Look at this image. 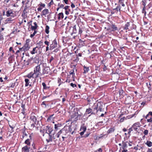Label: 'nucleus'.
I'll return each mask as SVG.
<instances>
[{
  "label": "nucleus",
  "instance_id": "6",
  "mask_svg": "<svg viewBox=\"0 0 152 152\" xmlns=\"http://www.w3.org/2000/svg\"><path fill=\"white\" fill-rule=\"evenodd\" d=\"M58 43L56 39H55L52 41V43L50 44V46L49 50H52L53 49L56 48L57 47Z\"/></svg>",
  "mask_w": 152,
  "mask_h": 152
},
{
  "label": "nucleus",
  "instance_id": "44",
  "mask_svg": "<svg viewBox=\"0 0 152 152\" xmlns=\"http://www.w3.org/2000/svg\"><path fill=\"white\" fill-rule=\"evenodd\" d=\"M147 122L148 123H151L152 122V117H151L149 119H147Z\"/></svg>",
  "mask_w": 152,
  "mask_h": 152
},
{
  "label": "nucleus",
  "instance_id": "3",
  "mask_svg": "<svg viewBox=\"0 0 152 152\" xmlns=\"http://www.w3.org/2000/svg\"><path fill=\"white\" fill-rule=\"evenodd\" d=\"M92 107L94 111L96 113H97L98 111L101 112L102 111L103 107L102 103L101 102L95 103Z\"/></svg>",
  "mask_w": 152,
  "mask_h": 152
},
{
  "label": "nucleus",
  "instance_id": "2",
  "mask_svg": "<svg viewBox=\"0 0 152 152\" xmlns=\"http://www.w3.org/2000/svg\"><path fill=\"white\" fill-rule=\"evenodd\" d=\"M68 131L66 130L64 128H63L58 132L56 135L57 138L61 137L63 139V140L64 141V139L67 137V136L66 135Z\"/></svg>",
  "mask_w": 152,
  "mask_h": 152
},
{
  "label": "nucleus",
  "instance_id": "61",
  "mask_svg": "<svg viewBox=\"0 0 152 152\" xmlns=\"http://www.w3.org/2000/svg\"><path fill=\"white\" fill-rule=\"evenodd\" d=\"M3 19V18L2 17V15L0 14V20H2Z\"/></svg>",
  "mask_w": 152,
  "mask_h": 152
},
{
  "label": "nucleus",
  "instance_id": "57",
  "mask_svg": "<svg viewBox=\"0 0 152 152\" xmlns=\"http://www.w3.org/2000/svg\"><path fill=\"white\" fill-rule=\"evenodd\" d=\"M71 7L72 8H74L75 7V5L72 3H71Z\"/></svg>",
  "mask_w": 152,
  "mask_h": 152
},
{
  "label": "nucleus",
  "instance_id": "17",
  "mask_svg": "<svg viewBox=\"0 0 152 152\" xmlns=\"http://www.w3.org/2000/svg\"><path fill=\"white\" fill-rule=\"evenodd\" d=\"M49 13L48 9H46L43 10L42 12L41 15H45Z\"/></svg>",
  "mask_w": 152,
  "mask_h": 152
},
{
  "label": "nucleus",
  "instance_id": "26",
  "mask_svg": "<svg viewBox=\"0 0 152 152\" xmlns=\"http://www.w3.org/2000/svg\"><path fill=\"white\" fill-rule=\"evenodd\" d=\"M42 84L43 86V89L47 90L49 89L50 87L46 86V85L45 83H42Z\"/></svg>",
  "mask_w": 152,
  "mask_h": 152
},
{
  "label": "nucleus",
  "instance_id": "40",
  "mask_svg": "<svg viewBox=\"0 0 152 152\" xmlns=\"http://www.w3.org/2000/svg\"><path fill=\"white\" fill-rule=\"evenodd\" d=\"M23 134L22 136L23 138H24V137H27L28 136V133H26L25 131H24L23 132Z\"/></svg>",
  "mask_w": 152,
  "mask_h": 152
},
{
  "label": "nucleus",
  "instance_id": "54",
  "mask_svg": "<svg viewBox=\"0 0 152 152\" xmlns=\"http://www.w3.org/2000/svg\"><path fill=\"white\" fill-rule=\"evenodd\" d=\"M83 31L81 29L79 28V34H80L82 33Z\"/></svg>",
  "mask_w": 152,
  "mask_h": 152
},
{
  "label": "nucleus",
  "instance_id": "15",
  "mask_svg": "<svg viewBox=\"0 0 152 152\" xmlns=\"http://www.w3.org/2000/svg\"><path fill=\"white\" fill-rule=\"evenodd\" d=\"M48 102L45 101L42 102V103L41 105H44V107H43L45 108L48 109L49 107L48 104H47Z\"/></svg>",
  "mask_w": 152,
  "mask_h": 152
},
{
  "label": "nucleus",
  "instance_id": "63",
  "mask_svg": "<svg viewBox=\"0 0 152 152\" xmlns=\"http://www.w3.org/2000/svg\"><path fill=\"white\" fill-rule=\"evenodd\" d=\"M42 8L39 6V7H38L37 9L38 11H41L42 10Z\"/></svg>",
  "mask_w": 152,
  "mask_h": 152
},
{
  "label": "nucleus",
  "instance_id": "45",
  "mask_svg": "<svg viewBox=\"0 0 152 152\" xmlns=\"http://www.w3.org/2000/svg\"><path fill=\"white\" fill-rule=\"evenodd\" d=\"M148 130L146 129L143 132V133L145 135H147L148 134Z\"/></svg>",
  "mask_w": 152,
  "mask_h": 152
},
{
  "label": "nucleus",
  "instance_id": "34",
  "mask_svg": "<svg viewBox=\"0 0 152 152\" xmlns=\"http://www.w3.org/2000/svg\"><path fill=\"white\" fill-rule=\"evenodd\" d=\"M127 148V145L126 142H124L123 143V145L122 146V148L123 149L126 148Z\"/></svg>",
  "mask_w": 152,
  "mask_h": 152
},
{
  "label": "nucleus",
  "instance_id": "43",
  "mask_svg": "<svg viewBox=\"0 0 152 152\" xmlns=\"http://www.w3.org/2000/svg\"><path fill=\"white\" fill-rule=\"evenodd\" d=\"M24 54H25V55L26 56H28V57H29V53H28V52H27V53H23V56L22 57V58H23V57L24 56Z\"/></svg>",
  "mask_w": 152,
  "mask_h": 152
},
{
  "label": "nucleus",
  "instance_id": "16",
  "mask_svg": "<svg viewBox=\"0 0 152 152\" xmlns=\"http://www.w3.org/2000/svg\"><path fill=\"white\" fill-rule=\"evenodd\" d=\"M34 26H33L31 25V28L32 30H36L38 27L37 24L36 22H35L34 23Z\"/></svg>",
  "mask_w": 152,
  "mask_h": 152
},
{
  "label": "nucleus",
  "instance_id": "12",
  "mask_svg": "<svg viewBox=\"0 0 152 152\" xmlns=\"http://www.w3.org/2000/svg\"><path fill=\"white\" fill-rule=\"evenodd\" d=\"M131 25L130 23L128 22L126 23L124 26H123V28L124 30H126V32H127V30H129V27Z\"/></svg>",
  "mask_w": 152,
  "mask_h": 152
},
{
  "label": "nucleus",
  "instance_id": "39",
  "mask_svg": "<svg viewBox=\"0 0 152 152\" xmlns=\"http://www.w3.org/2000/svg\"><path fill=\"white\" fill-rule=\"evenodd\" d=\"M10 86L9 87L10 88H14L15 86V83H11L10 85Z\"/></svg>",
  "mask_w": 152,
  "mask_h": 152
},
{
  "label": "nucleus",
  "instance_id": "24",
  "mask_svg": "<svg viewBox=\"0 0 152 152\" xmlns=\"http://www.w3.org/2000/svg\"><path fill=\"white\" fill-rule=\"evenodd\" d=\"M131 24V26L130 27V29L129 30V31H130L131 30L133 29H135L136 28V26L133 23H130V24Z\"/></svg>",
  "mask_w": 152,
  "mask_h": 152
},
{
  "label": "nucleus",
  "instance_id": "23",
  "mask_svg": "<svg viewBox=\"0 0 152 152\" xmlns=\"http://www.w3.org/2000/svg\"><path fill=\"white\" fill-rule=\"evenodd\" d=\"M84 72H83L84 74H86L87 73L89 70V69L88 67H87L85 66H83Z\"/></svg>",
  "mask_w": 152,
  "mask_h": 152
},
{
  "label": "nucleus",
  "instance_id": "38",
  "mask_svg": "<svg viewBox=\"0 0 152 152\" xmlns=\"http://www.w3.org/2000/svg\"><path fill=\"white\" fill-rule=\"evenodd\" d=\"M121 10V8L120 6H117V7L115 9H113L114 10H116L117 11H120Z\"/></svg>",
  "mask_w": 152,
  "mask_h": 152
},
{
  "label": "nucleus",
  "instance_id": "62",
  "mask_svg": "<svg viewBox=\"0 0 152 152\" xmlns=\"http://www.w3.org/2000/svg\"><path fill=\"white\" fill-rule=\"evenodd\" d=\"M147 152H152V148H148Z\"/></svg>",
  "mask_w": 152,
  "mask_h": 152
},
{
  "label": "nucleus",
  "instance_id": "11",
  "mask_svg": "<svg viewBox=\"0 0 152 152\" xmlns=\"http://www.w3.org/2000/svg\"><path fill=\"white\" fill-rule=\"evenodd\" d=\"M39 47L38 46H36V47L33 48L32 51H31L30 53L32 54H34L35 53H37L38 50H39Z\"/></svg>",
  "mask_w": 152,
  "mask_h": 152
},
{
  "label": "nucleus",
  "instance_id": "58",
  "mask_svg": "<svg viewBox=\"0 0 152 152\" xmlns=\"http://www.w3.org/2000/svg\"><path fill=\"white\" fill-rule=\"evenodd\" d=\"M49 96H50V95H48V96H44L42 98V99L43 100L44 99H45V98H47V97H49Z\"/></svg>",
  "mask_w": 152,
  "mask_h": 152
},
{
  "label": "nucleus",
  "instance_id": "13",
  "mask_svg": "<svg viewBox=\"0 0 152 152\" xmlns=\"http://www.w3.org/2000/svg\"><path fill=\"white\" fill-rule=\"evenodd\" d=\"M30 148V147L28 148L27 145L25 146L22 148V152H29Z\"/></svg>",
  "mask_w": 152,
  "mask_h": 152
},
{
  "label": "nucleus",
  "instance_id": "28",
  "mask_svg": "<svg viewBox=\"0 0 152 152\" xmlns=\"http://www.w3.org/2000/svg\"><path fill=\"white\" fill-rule=\"evenodd\" d=\"M61 126V124H55L54 128L55 130L59 129L58 128L60 127Z\"/></svg>",
  "mask_w": 152,
  "mask_h": 152
},
{
  "label": "nucleus",
  "instance_id": "1",
  "mask_svg": "<svg viewBox=\"0 0 152 152\" xmlns=\"http://www.w3.org/2000/svg\"><path fill=\"white\" fill-rule=\"evenodd\" d=\"M33 73L34 74L35 78L39 77L42 75V73L41 72L40 64L37 65L34 68Z\"/></svg>",
  "mask_w": 152,
  "mask_h": 152
},
{
  "label": "nucleus",
  "instance_id": "7",
  "mask_svg": "<svg viewBox=\"0 0 152 152\" xmlns=\"http://www.w3.org/2000/svg\"><path fill=\"white\" fill-rule=\"evenodd\" d=\"M109 31H114L118 30V28L116 25L112 24L110 27H109L107 29Z\"/></svg>",
  "mask_w": 152,
  "mask_h": 152
},
{
  "label": "nucleus",
  "instance_id": "19",
  "mask_svg": "<svg viewBox=\"0 0 152 152\" xmlns=\"http://www.w3.org/2000/svg\"><path fill=\"white\" fill-rule=\"evenodd\" d=\"M54 115V114H53L50 115L47 118V121L48 122H50L52 121L54 119L53 116Z\"/></svg>",
  "mask_w": 152,
  "mask_h": 152
},
{
  "label": "nucleus",
  "instance_id": "30",
  "mask_svg": "<svg viewBox=\"0 0 152 152\" xmlns=\"http://www.w3.org/2000/svg\"><path fill=\"white\" fill-rule=\"evenodd\" d=\"M64 17V15L62 13H59L58 14V19L59 20L61 18H63Z\"/></svg>",
  "mask_w": 152,
  "mask_h": 152
},
{
  "label": "nucleus",
  "instance_id": "33",
  "mask_svg": "<svg viewBox=\"0 0 152 152\" xmlns=\"http://www.w3.org/2000/svg\"><path fill=\"white\" fill-rule=\"evenodd\" d=\"M73 33L76 34L77 33V30L76 28V25H75L73 27Z\"/></svg>",
  "mask_w": 152,
  "mask_h": 152
},
{
  "label": "nucleus",
  "instance_id": "4",
  "mask_svg": "<svg viewBox=\"0 0 152 152\" xmlns=\"http://www.w3.org/2000/svg\"><path fill=\"white\" fill-rule=\"evenodd\" d=\"M82 115L79 114L77 112H75L71 115V119H73V121H76L80 120Z\"/></svg>",
  "mask_w": 152,
  "mask_h": 152
},
{
  "label": "nucleus",
  "instance_id": "32",
  "mask_svg": "<svg viewBox=\"0 0 152 152\" xmlns=\"http://www.w3.org/2000/svg\"><path fill=\"white\" fill-rule=\"evenodd\" d=\"M33 57L31 58H29L28 59L26 62L27 64H26V65H28L31 62V61L33 60Z\"/></svg>",
  "mask_w": 152,
  "mask_h": 152
},
{
  "label": "nucleus",
  "instance_id": "27",
  "mask_svg": "<svg viewBox=\"0 0 152 152\" xmlns=\"http://www.w3.org/2000/svg\"><path fill=\"white\" fill-rule=\"evenodd\" d=\"M49 28H50L47 25L46 26L45 28V32L47 34H48L49 33Z\"/></svg>",
  "mask_w": 152,
  "mask_h": 152
},
{
  "label": "nucleus",
  "instance_id": "25",
  "mask_svg": "<svg viewBox=\"0 0 152 152\" xmlns=\"http://www.w3.org/2000/svg\"><path fill=\"white\" fill-rule=\"evenodd\" d=\"M30 48L29 44L26 43L25 45L23 48L26 50H28Z\"/></svg>",
  "mask_w": 152,
  "mask_h": 152
},
{
  "label": "nucleus",
  "instance_id": "22",
  "mask_svg": "<svg viewBox=\"0 0 152 152\" xmlns=\"http://www.w3.org/2000/svg\"><path fill=\"white\" fill-rule=\"evenodd\" d=\"M34 76V73L32 72H31L28 75L27 77L30 79L32 77L33 78Z\"/></svg>",
  "mask_w": 152,
  "mask_h": 152
},
{
  "label": "nucleus",
  "instance_id": "60",
  "mask_svg": "<svg viewBox=\"0 0 152 152\" xmlns=\"http://www.w3.org/2000/svg\"><path fill=\"white\" fill-rule=\"evenodd\" d=\"M107 68L106 66L105 65H104V67L103 68V71H105L107 70Z\"/></svg>",
  "mask_w": 152,
  "mask_h": 152
},
{
  "label": "nucleus",
  "instance_id": "29",
  "mask_svg": "<svg viewBox=\"0 0 152 152\" xmlns=\"http://www.w3.org/2000/svg\"><path fill=\"white\" fill-rule=\"evenodd\" d=\"M25 86L27 87L28 86L29 84V80L28 79H25Z\"/></svg>",
  "mask_w": 152,
  "mask_h": 152
},
{
  "label": "nucleus",
  "instance_id": "18",
  "mask_svg": "<svg viewBox=\"0 0 152 152\" xmlns=\"http://www.w3.org/2000/svg\"><path fill=\"white\" fill-rule=\"evenodd\" d=\"M115 130L114 127L110 128L107 132L108 134H109L114 132Z\"/></svg>",
  "mask_w": 152,
  "mask_h": 152
},
{
  "label": "nucleus",
  "instance_id": "42",
  "mask_svg": "<svg viewBox=\"0 0 152 152\" xmlns=\"http://www.w3.org/2000/svg\"><path fill=\"white\" fill-rule=\"evenodd\" d=\"M44 43L45 45H46L47 46H49L50 45V42L46 40L44 42Z\"/></svg>",
  "mask_w": 152,
  "mask_h": 152
},
{
  "label": "nucleus",
  "instance_id": "10",
  "mask_svg": "<svg viewBox=\"0 0 152 152\" xmlns=\"http://www.w3.org/2000/svg\"><path fill=\"white\" fill-rule=\"evenodd\" d=\"M94 111H93L92 109L91 108H88L86 109V113L87 114H89L91 113V114L89 115V117L91 115L95 114L96 113Z\"/></svg>",
  "mask_w": 152,
  "mask_h": 152
},
{
  "label": "nucleus",
  "instance_id": "59",
  "mask_svg": "<svg viewBox=\"0 0 152 152\" xmlns=\"http://www.w3.org/2000/svg\"><path fill=\"white\" fill-rule=\"evenodd\" d=\"M69 7V6H67V5L64 8V9L65 10H67Z\"/></svg>",
  "mask_w": 152,
  "mask_h": 152
},
{
  "label": "nucleus",
  "instance_id": "64",
  "mask_svg": "<svg viewBox=\"0 0 152 152\" xmlns=\"http://www.w3.org/2000/svg\"><path fill=\"white\" fill-rule=\"evenodd\" d=\"M122 152H129L126 149H124Z\"/></svg>",
  "mask_w": 152,
  "mask_h": 152
},
{
  "label": "nucleus",
  "instance_id": "37",
  "mask_svg": "<svg viewBox=\"0 0 152 152\" xmlns=\"http://www.w3.org/2000/svg\"><path fill=\"white\" fill-rule=\"evenodd\" d=\"M69 74L70 75H72V77L75 75V73H74V69L71 70L69 72Z\"/></svg>",
  "mask_w": 152,
  "mask_h": 152
},
{
  "label": "nucleus",
  "instance_id": "9",
  "mask_svg": "<svg viewBox=\"0 0 152 152\" xmlns=\"http://www.w3.org/2000/svg\"><path fill=\"white\" fill-rule=\"evenodd\" d=\"M50 68L49 67L46 66L45 67L42 69V74H48L49 72L50 71Z\"/></svg>",
  "mask_w": 152,
  "mask_h": 152
},
{
  "label": "nucleus",
  "instance_id": "51",
  "mask_svg": "<svg viewBox=\"0 0 152 152\" xmlns=\"http://www.w3.org/2000/svg\"><path fill=\"white\" fill-rule=\"evenodd\" d=\"M61 79L60 78H58V82L59 83V86L61 84Z\"/></svg>",
  "mask_w": 152,
  "mask_h": 152
},
{
  "label": "nucleus",
  "instance_id": "31",
  "mask_svg": "<svg viewBox=\"0 0 152 152\" xmlns=\"http://www.w3.org/2000/svg\"><path fill=\"white\" fill-rule=\"evenodd\" d=\"M30 139H27V140H26L25 142V143L27 144L28 145H30Z\"/></svg>",
  "mask_w": 152,
  "mask_h": 152
},
{
  "label": "nucleus",
  "instance_id": "53",
  "mask_svg": "<svg viewBox=\"0 0 152 152\" xmlns=\"http://www.w3.org/2000/svg\"><path fill=\"white\" fill-rule=\"evenodd\" d=\"M21 107L22 108V109H25V104H23V103H22V104H21Z\"/></svg>",
  "mask_w": 152,
  "mask_h": 152
},
{
  "label": "nucleus",
  "instance_id": "52",
  "mask_svg": "<svg viewBox=\"0 0 152 152\" xmlns=\"http://www.w3.org/2000/svg\"><path fill=\"white\" fill-rule=\"evenodd\" d=\"M70 86L73 88H74L76 87V84H74L72 83H71L70 84Z\"/></svg>",
  "mask_w": 152,
  "mask_h": 152
},
{
  "label": "nucleus",
  "instance_id": "47",
  "mask_svg": "<svg viewBox=\"0 0 152 152\" xmlns=\"http://www.w3.org/2000/svg\"><path fill=\"white\" fill-rule=\"evenodd\" d=\"M133 131V130H132V129L131 128H130V129H129V131L128 132V134H129V136L130 135V133H131V132H132Z\"/></svg>",
  "mask_w": 152,
  "mask_h": 152
},
{
  "label": "nucleus",
  "instance_id": "36",
  "mask_svg": "<svg viewBox=\"0 0 152 152\" xmlns=\"http://www.w3.org/2000/svg\"><path fill=\"white\" fill-rule=\"evenodd\" d=\"M37 44L38 45V46H40L39 47L40 48L41 46L43 45V42L41 41H40L37 43Z\"/></svg>",
  "mask_w": 152,
  "mask_h": 152
},
{
  "label": "nucleus",
  "instance_id": "35",
  "mask_svg": "<svg viewBox=\"0 0 152 152\" xmlns=\"http://www.w3.org/2000/svg\"><path fill=\"white\" fill-rule=\"evenodd\" d=\"M132 129V130H134L135 131H137V129H138L137 127V126H135L134 125H133L132 126V127H131Z\"/></svg>",
  "mask_w": 152,
  "mask_h": 152
},
{
  "label": "nucleus",
  "instance_id": "8",
  "mask_svg": "<svg viewBox=\"0 0 152 152\" xmlns=\"http://www.w3.org/2000/svg\"><path fill=\"white\" fill-rule=\"evenodd\" d=\"M30 119L31 120V122H33L34 123H36L37 121V118L34 115V114L32 113L30 116Z\"/></svg>",
  "mask_w": 152,
  "mask_h": 152
},
{
  "label": "nucleus",
  "instance_id": "5",
  "mask_svg": "<svg viewBox=\"0 0 152 152\" xmlns=\"http://www.w3.org/2000/svg\"><path fill=\"white\" fill-rule=\"evenodd\" d=\"M53 131V129L51 126H47L46 128V132L49 135L50 138L52 139V138H53L54 139H55L54 137V133L52 134H51L52 132Z\"/></svg>",
  "mask_w": 152,
  "mask_h": 152
},
{
  "label": "nucleus",
  "instance_id": "56",
  "mask_svg": "<svg viewBox=\"0 0 152 152\" xmlns=\"http://www.w3.org/2000/svg\"><path fill=\"white\" fill-rule=\"evenodd\" d=\"M149 16H150V17H152V10H151V11L149 12Z\"/></svg>",
  "mask_w": 152,
  "mask_h": 152
},
{
  "label": "nucleus",
  "instance_id": "46",
  "mask_svg": "<svg viewBox=\"0 0 152 152\" xmlns=\"http://www.w3.org/2000/svg\"><path fill=\"white\" fill-rule=\"evenodd\" d=\"M39 6L41 7H42H42H44L45 6V5L44 4H42V3H41L39 4Z\"/></svg>",
  "mask_w": 152,
  "mask_h": 152
},
{
  "label": "nucleus",
  "instance_id": "21",
  "mask_svg": "<svg viewBox=\"0 0 152 152\" xmlns=\"http://www.w3.org/2000/svg\"><path fill=\"white\" fill-rule=\"evenodd\" d=\"M145 144L148 147H151L152 146V142L150 141H147V142L145 143Z\"/></svg>",
  "mask_w": 152,
  "mask_h": 152
},
{
  "label": "nucleus",
  "instance_id": "41",
  "mask_svg": "<svg viewBox=\"0 0 152 152\" xmlns=\"http://www.w3.org/2000/svg\"><path fill=\"white\" fill-rule=\"evenodd\" d=\"M145 7H143L142 10V12L144 14L145 16V14H146V12L145 11Z\"/></svg>",
  "mask_w": 152,
  "mask_h": 152
},
{
  "label": "nucleus",
  "instance_id": "50",
  "mask_svg": "<svg viewBox=\"0 0 152 152\" xmlns=\"http://www.w3.org/2000/svg\"><path fill=\"white\" fill-rule=\"evenodd\" d=\"M54 4L53 0H51V1L48 4V5L50 6L51 5H52Z\"/></svg>",
  "mask_w": 152,
  "mask_h": 152
},
{
  "label": "nucleus",
  "instance_id": "14",
  "mask_svg": "<svg viewBox=\"0 0 152 152\" xmlns=\"http://www.w3.org/2000/svg\"><path fill=\"white\" fill-rule=\"evenodd\" d=\"M13 11L12 10H9L6 12V15L7 17L12 16V14H13Z\"/></svg>",
  "mask_w": 152,
  "mask_h": 152
},
{
  "label": "nucleus",
  "instance_id": "49",
  "mask_svg": "<svg viewBox=\"0 0 152 152\" xmlns=\"http://www.w3.org/2000/svg\"><path fill=\"white\" fill-rule=\"evenodd\" d=\"M54 59V57L52 56H51L50 57V60H49V63H51V61Z\"/></svg>",
  "mask_w": 152,
  "mask_h": 152
},
{
  "label": "nucleus",
  "instance_id": "20",
  "mask_svg": "<svg viewBox=\"0 0 152 152\" xmlns=\"http://www.w3.org/2000/svg\"><path fill=\"white\" fill-rule=\"evenodd\" d=\"M86 130V127L85 126L84 124H83L81 126L80 129V130L83 131L85 132Z\"/></svg>",
  "mask_w": 152,
  "mask_h": 152
},
{
  "label": "nucleus",
  "instance_id": "48",
  "mask_svg": "<svg viewBox=\"0 0 152 152\" xmlns=\"http://www.w3.org/2000/svg\"><path fill=\"white\" fill-rule=\"evenodd\" d=\"M133 125H134L135 126H137V127H139L140 123L139 122H137L135 124H134Z\"/></svg>",
  "mask_w": 152,
  "mask_h": 152
},
{
  "label": "nucleus",
  "instance_id": "55",
  "mask_svg": "<svg viewBox=\"0 0 152 152\" xmlns=\"http://www.w3.org/2000/svg\"><path fill=\"white\" fill-rule=\"evenodd\" d=\"M32 124H31V127L32 128H34L35 126V125L36 124V123H34L33 122H31Z\"/></svg>",
  "mask_w": 152,
  "mask_h": 152
}]
</instances>
